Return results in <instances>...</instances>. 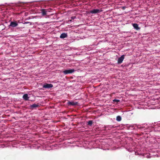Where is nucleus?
<instances>
[{
  "mask_svg": "<svg viewBox=\"0 0 160 160\" xmlns=\"http://www.w3.org/2000/svg\"><path fill=\"white\" fill-rule=\"evenodd\" d=\"M151 104H152V105H155V104H156V103H153V102H151Z\"/></svg>",
  "mask_w": 160,
  "mask_h": 160,
  "instance_id": "22",
  "label": "nucleus"
},
{
  "mask_svg": "<svg viewBox=\"0 0 160 160\" xmlns=\"http://www.w3.org/2000/svg\"><path fill=\"white\" fill-rule=\"evenodd\" d=\"M113 126L112 125H111L108 126L107 127H106V129L109 130L111 128H113Z\"/></svg>",
  "mask_w": 160,
  "mask_h": 160,
  "instance_id": "16",
  "label": "nucleus"
},
{
  "mask_svg": "<svg viewBox=\"0 0 160 160\" xmlns=\"http://www.w3.org/2000/svg\"><path fill=\"white\" fill-rule=\"evenodd\" d=\"M67 37L68 35L67 33H63L61 34L60 37L61 38H65Z\"/></svg>",
  "mask_w": 160,
  "mask_h": 160,
  "instance_id": "9",
  "label": "nucleus"
},
{
  "mask_svg": "<svg viewBox=\"0 0 160 160\" xmlns=\"http://www.w3.org/2000/svg\"><path fill=\"white\" fill-rule=\"evenodd\" d=\"M88 125H89L90 126H92V120H90L88 122Z\"/></svg>",
  "mask_w": 160,
  "mask_h": 160,
  "instance_id": "17",
  "label": "nucleus"
},
{
  "mask_svg": "<svg viewBox=\"0 0 160 160\" xmlns=\"http://www.w3.org/2000/svg\"><path fill=\"white\" fill-rule=\"evenodd\" d=\"M143 156L144 157L148 158H151L152 156H151L150 154H145Z\"/></svg>",
  "mask_w": 160,
  "mask_h": 160,
  "instance_id": "12",
  "label": "nucleus"
},
{
  "mask_svg": "<svg viewBox=\"0 0 160 160\" xmlns=\"http://www.w3.org/2000/svg\"><path fill=\"white\" fill-rule=\"evenodd\" d=\"M23 99L26 101L28 100L29 97L28 96V95L27 94H24L22 97Z\"/></svg>",
  "mask_w": 160,
  "mask_h": 160,
  "instance_id": "10",
  "label": "nucleus"
},
{
  "mask_svg": "<svg viewBox=\"0 0 160 160\" xmlns=\"http://www.w3.org/2000/svg\"><path fill=\"white\" fill-rule=\"evenodd\" d=\"M75 71L74 69H69L68 70H65L63 72V73L65 74H67L69 73H71Z\"/></svg>",
  "mask_w": 160,
  "mask_h": 160,
  "instance_id": "3",
  "label": "nucleus"
},
{
  "mask_svg": "<svg viewBox=\"0 0 160 160\" xmlns=\"http://www.w3.org/2000/svg\"><path fill=\"white\" fill-rule=\"evenodd\" d=\"M125 58V55H122L119 58L118 60V63L120 64L123 61Z\"/></svg>",
  "mask_w": 160,
  "mask_h": 160,
  "instance_id": "4",
  "label": "nucleus"
},
{
  "mask_svg": "<svg viewBox=\"0 0 160 160\" xmlns=\"http://www.w3.org/2000/svg\"><path fill=\"white\" fill-rule=\"evenodd\" d=\"M154 129L155 131L160 132V122H158L157 123H155Z\"/></svg>",
  "mask_w": 160,
  "mask_h": 160,
  "instance_id": "2",
  "label": "nucleus"
},
{
  "mask_svg": "<svg viewBox=\"0 0 160 160\" xmlns=\"http://www.w3.org/2000/svg\"><path fill=\"white\" fill-rule=\"evenodd\" d=\"M72 20H73L74 19H76V16H72L70 18Z\"/></svg>",
  "mask_w": 160,
  "mask_h": 160,
  "instance_id": "19",
  "label": "nucleus"
},
{
  "mask_svg": "<svg viewBox=\"0 0 160 160\" xmlns=\"http://www.w3.org/2000/svg\"><path fill=\"white\" fill-rule=\"evenodd\" d=\"M30 23V24H31V22H25L24 23V24H28V23Z\"/></svg>",
  "mask_w": 160,
  "mask_h": 160,
  "instance_id": "20",
  "label": "nucleus"
},
{
  "mask_svg": "<svg viewBox=\"0 0 160 160\" xmlns=\"http://www.w3.org/2000/svg\"><path fill=\"white\" fill-rule=\"evenodd\" d=\"M102 10L101 9H94L89 11V12L92 14H96L102 12Z\"/></svg>",
  "mask_w": 160,
  "mask_h": 160,
  "instance_id": "1",
  "label": "nucleus"
},
{
  "mask_svg": "<svg viewBox=\"0 0 160 160\" xmlns=\"http://www.w3.org/2000/svg\"><path fill=\"white\" fill-rule=\"evenodd\" d=\"M122 118L120 116H118L117 117L116 120L118 121H120L121 120Z\"/></svg>",
  "mask_w": 160,
  "mask_h": 160,
  "instance_id": "15",
  "label": "nucleus"
},
{
  "mask_svg": "<svg viewBox=\"0 0 160 160\" xmlns=\"http://www.w3.org/2000/svg\"><path fill=\"white\" fill-rule=\"evenodd\" d=\"M132 26L134 28L137 30H138L140 29V28L138 26V25L137 23H133Z\"/></svg>",
  "mask_w": 160,
  "mask_h": 160,
  "instance_id": "8",
  "label": "nucleus"
},
{
  "mask_svg": "<svg viewBox=\"0 0 160 160\" xmlns=\"http://www.w3.org/2000/svg\"><path fill=\"white\" fill-rule=\"evenodd\" d=\"M68 104L69 105L74 106L77 105V102L73 101H69L68 102Z\"/></svg>",
  "mask_w": 160,
  "mask_h": 160,
  "instance_id": "11",
  "label": "nucleus"
},
{
  "mask_svg": "<svg viewBox=\"0 0 160 160\" xmlns=\"http://www.w3.org/2000/svg\"><path fill=\"white\" fill-rule=\"evenodd\" d=\"M53 87L52 84H47L46 83L45 84H44L43 86V88H52Z\"/></svg>",
  "mask_w": 160,
  "mask_h": 160,
  "instance_id": "6",
  "label": "nucleus"
},
{
  "mask_svg": "<svg viewBox=\"0 0 160 160\" xmlns=\"http://www.w3.org/2000/svg\"><path fill=\"white\" fill-rule=\"evenodd\" d=\"M137 128L139 129H141L142 130V129L145 130V129H144V128H147V125H138V126Z\"/></svg>",
  "mask_w": 160,
  "mask_h": 160,
  "instance_id": "7",
  "label": "nucleus"
},
{
  "mask_svg": "<svg viewBox=\"0 0 160 160\" xmlns=\"http://www.w3.org/2000/svg\"><path fill=\"white\" fill-rule=\"evenodd\" d=\"M128 150L130 152H131L132 151V150H131L128 149Z\"/></svg>",
  "mask_w": 160,
  "mask_h": 160,
  "instance_id": "23",
  "label": "nucleus"
},
{
  "mask_svg": "<svg viewBox=\"0 0 160 160\" xmlns=\"http://www.w3.org/2000/svg\"><path fill=\"white\" fill-rule=\"evenodd\" d=\"M72 22V20H69L68 21V23H69V22Z\"/></svg>",
  "mask_w": 160,
  "mask_h": 160,
  "instance_id": "21",
  "label": "nucleus"
},
{
  "mask_svg": "<svg viewBox=\"0 0 160 160\" xmlns=\"http://www.w3.org/2000/svg\"><path fill=\"white\" fill-rule=\"evenodd\" d=\"M18 24V23L16 22H11L9 26V27H11L12 28H14L17 26Z\"/></svg>",
  "mask_w": 160,
  "mask_h": 160,
  "instance_id": "5",
  "label": "nucleus"
},
{
  "mask_svg": "<svg viewBox=\"0 0 160 160\" xmlns=\"http://www.w3.org/2000/svg\"><path fill=\"white\" fill-rule=\"evenodd\" d=\"M113 101L114 102H119V100H118V99H114L113 100Z\"/></svg>",
  "mask_w": 160,
  "mask_h": 160,
  "instance_id": "18",
  "label": "nucleus"
},
{
  "mask_svg": "<svg viewBox=\"0 0 160 160\" xmlns=\"http://www.w3.org/2000/svg\"><path fill=\"white\" fill-rule=\"evenodd\" d=\"M47 11L45 9H42L41 12L42 15L43 16L46 15Z\"/></svg>",
  "mask_w": 160,
  "mask_h": 160,
  "instance_id": "13",
  "label": "nucleus"
},
{
  "mask_svg": "<svg viewBox=\"0 0 160 160\" xmlns=\"http://www.w3.org/2000/svg\"><path fill=\"white\" fill-rule=\"evenodd\" d=\"M125 8H126V7H122V8H123V9H125Z\"/></svg>",
  "mask_w": 160,
  "mask_h": 160,
  "instance_id": "24",
  "label": "nucleus"
},
{
  "mask_svg": "<svg viewBox=\"0 0 160 160\" xmlns=\"http://www.w3.org/2000/svg\"><path fill=\"white\" fill-rule=\"evenodd\" d=\"M39 106V105L38 104H33L31 106L32 108H36Z\"/></svg>",
  "mask_w": 160,
  "mask_h": 160,
  "instance_id": "14",
  "label": "nucleus"
},
{
  "mask_svg": "<svg viewBox=\"0 0 160 160\" xmlns=\"http://www.w3.org/2000/svg\"><path fill=\"white\" fill-rule=\"evenodd\" d=\"M155 156H157V157H158V155H157V154H156L155 155H154Z\"/></svg>",
  "mask_w": 160,
  "mask_h": 160,
  "instance_id": "25",
  "label": "nucleus"
}]
</instances>
